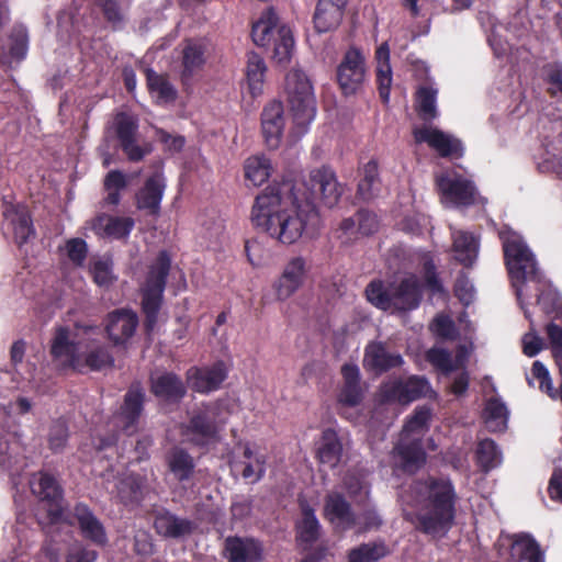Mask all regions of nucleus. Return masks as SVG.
Masks as SVG:
<instances>
[{
  "mask_svg": "<svg viewBox=\"0 0 562 562\" xmlns=\"http://www.w3.org/2000/svg\"><path fill=\"white\" fill-rule=\"evenodd\" d=\"M458 494L450 479L428 476L419 494L415 528L427 536H445L454 525Z\"/></svg>",
  "mask_w": 562,
  "mask_h": 562,
  "instance_id": "2",
  "label": "nucleus"
},
{
  "mask_svg": "<svg viewBox=\"0 0 562 562\" xmlns=\"http://www.w3.org/2000/svg\"><path fill=\"white\" fill-rule=\"evenodd\" d=\"M344 384L338 393L337 401L341 407H356L364 398L361 385L360 370L355 363H345L341 367Z\"/></svg>",
  "mask_w": 562,
  "mask_h": 562,
  "instance_id": "31",
  "label": "nucleus"
},
{
  "mask_svg": "<svg viewBox=\"0 0 562 562\" xmlns=\"http://www.w3.org/2000/svg\"><path fill=\"white\" fill-rule=\"evenodd\" d=\"M220 405L217 403L202 404L194 411L189 420L181 426V435L193 447L206 448L218 439Z\"/></svg>",
  "mask_w": 562,
  "mask_h": 562,
  "instance_id": "8",
  "label": "nucleus"
},
{
  "mask_svg": "<svg viewBox=\"0 0 562 562\" xmlns=\"http://www.w3.org/2000/svg\"><path fill=\"white\" fill-rule=\"evenodd\" d=\"M153 527L157 535L166 539H180L193 533L196 528L194 521L181 518L167 508L154 513Z\"/></svg>",
  "mask_w": 562,
  "mask_h": 562,
  "instance_id": "21",
  "label": "nucleus"
},
{
  "mask_svg": "<svg viewBox=\"0 0 562 562\" xmlns=\"http://www.w3.org/2000/svg\"><path fill=\"white\" fill-rule=\"evenodd\" d=\"M146 85L150 94H155L159 103H172L178 97V91L169 81L167 75L157 74L151 68L145 69Z\"/></svg>",
  "mask_w": 562,
  "mask_h": 562,
  "instance_id": "39",
  "label": "nucleus"
},
{
  "mask_svg": "<svg viewBox=\"0 0 562 562\" xmlns=\"http://www.w3.org/2000/svg\"><path fill=\"white\" fill-rule=\"evenodd\" d=\"M323 516L327 521L341 530H348L357 522L350 503L338 492L326 495Z\"/></svg>",
  "mask_w": 562,
  "mask_h": 562,
  "instance_id": "27",
  "label": "nucleus"
},
{
  "mask_svg": "<svg viewBox=\"0 0 562 562\" xmlns=\"http://www.w3.org/2000/svg\"><path fill=\"white\" fill-rule=\"evenodd\" d=\"M245 178L255 187L261 186L271 173V164L265 156H252L245 161Z\"/></svg>",
  "mask_w": 562,
  "mask_h": 562,
  "instance_id": "47",
  "label": "nucleus"
},
{
  "mask_svg": "<svg viewBox=\"0 0 562 562\" xmlns=\"http://www.w3.org/2000/svg\"><path fill=\"white\" fill-rule=\"evenodd\" d=\"M266 473V457L263 454H259L255 457V464L248 462L245 464L241 476L245 480L250 481L251 483H256L260 481Z\"/></svg>",
  "mask_w": 562,
  "mask_h": 562,
  "instance_id": "63",
  "label": "nucleus"
},
{
  "mask_svg": "<svg viewBox=\"0 0 562 562\" xmlns=\"http://www.w3.org/2000/svg\"><path fill=\"white\" fill-rule=\"evenodd\" d=\"M119 496L125 505L138 504L143 498V482L137 476H128L120 482Z\"/></svg>",
  "mask_w": 562,
  "mask_h": 562,
  "instance_id": "51",
  "label": "nucleus"
},
{
  "mask_svg": "<svg viewBox=\"0 0 562 562\" xmlns=\"http://www.w3.org/2000/svg\"><path fill=\"white\" fill-rule=\"evenodd\" d=\"M279 18L272 8L261 13L252 24L251 37L257 46H268L273 41V59L279 64L289 63L294 48L292 31L286 25H278Z\"/></svg>",
  "mask_w": 562,
  "mask_h": 562,
  "instance_id": "7",
  "label": "nucleus"
},
{
  "mask_svg": "<svg viewBox=\"0 0 562 562\" xmlns=\"http://www.w3.org/2000/svg\"><path fill=\"white\" fill-rule=\"evenodd\" d=\"M380 184L379 164L375 159H371L363 167L362 178L357 189L358 198L362 201L372 200L379 192Z\"/></svg>",
  "mask_w": 562,
  "mask_h": 562,
  "instance_id": "41",
  "label": "nucleus"
},
{
  "mask_svg": "<svg viewBox=\"0 0 562 562\" xmlns=\"http://www.w3.org/2000/svg\"><path fill=\"white\" fill-rule=\"evenodd\" d=\"M532 374L539 381L540 390L546 392L551 398L557 400L559 389L553 387L549 372L540 361L532 363Z\"/></svg>",
  "mask_w": 562,
  "mask_h": 562,
  "instance_id": "59",
  "label": "nucleus"
},
{
  "mask_svg": "<svg viewBox=\"0 0 562 562\" xmlns=\"http://www.w3.org/2000/svg\"><path fill=\"white\" fill-rule=\"evenodd\" d=\"M137 326L138 316L131 308H116L110 312L105 319V331L114 346L127 342L134 336Z\"/></svg>",
  "mask_w": 562,
  "mask_h": 562,
  "instance_id": "19",
  "label": "nucleus"
},
{
  "mask_svg": "<svg viewBox=\"0 0 562 562\" xmlns=\"http://www.w3.org/2000/svg\"><path fill=\"white\" fill-rule=\"evenodd\" d=\"M306 189L310 191V195L302 201H312L316 206L315 201L319 200L329 209L338 203L344 191L334 170L326 166L311 171Z\"/></svg>",
  "mask_w": 562,
  "mask_h": 562,
  "instance_id": "10",
  "label": "nucleus"
},
{
  "mask_svg": "<svg viewBox=\"0 0 562 562\" xmlns=\"http://www.w3.org/2000/svg\"><path fill=\"white\" fill-rule=\"evenodd\" d=\"M16 218L12 221L14 238L19 245L25 244L35 234L31 215L26 211H16Z\"/></svg>",
  "mask_w": 562,
  "mask_h": 562,
  "instance_id": "54",
  "label": "nucleus"
},
{
  "mask_svg": "<svg viewBox=\"0 0 562 562\" xmlns=\"http://www.w3.org/2000/svg\"><path fill=\"white\" fill-rule=\"evenodd\" d=\"M527 10L519 9L515 14H513L507 22L506 31L508 33L507 42L510 46V49L518 50L519 48L526 47V36H527Z\"/></svg>",
  "mask_w": 562,
  "mask_h": 562,
  "instance_id": "46",
  "label": "nucleus"
},
{
  "mask_svg": "<svg viewBox=\"0 0 562 562\" xmlns=\"http://www.w3.org/2000/svg\"><path fill=\"white\" fill-rule=\"evenodd\" d=\"M135 226L130 216H113L100 213L91 221V229L101 238L126 239Z\"/></svg>",
  "mask_w": 562,
  "mask_h": 562,
  "instance_id": "29",
  "label": "nucleus"
},
{
  "mask_svg": "<svg viewBox=\"0 0 562 562\" xmlns=\"http://www.w3.org/2000/svg\"><path fill=\"white\" fill-rule=\"evenodd\" d=\"M93 281L100 286L112 284L114 277L112 274L111 263L104 260H98L91 266Z\"/></svg>",
  "mask_w": 562,
  "mask_h": 562,
  "instance_id": "62",
  "label": "nucleus"
},
{
  "mask_svg": "<svg viewBox=\"0 0 562 562\" xmlns=\"http://www.w3.org/2000/svg\"><path fill=\"white\" fill-rule=\"evenodd\" d=\"M452 250L457 261L465 268H471L477 257L479 240L472 233L456 231L452 233Z\"/></svg>",
  "mask_w": 562,
  "mask_h": 562,
  "instance_id": "37",
  "label": "nucleus"
},
{
  "mask_svg": "<svg viewBox=\"0 0 562 562\" xmlns=\"http://www.w3.org/2000/svg\"><path fill=\"white\" fill-rule=\"evenodd\" d=\"M66 250L69 260L76 266H82L87 255L88 245L82 238H71L66 243Z\"/></svg>",
  "mask_w": 562,
  "mask_h": 562,
  "instance_id": "61",
  "label": "nucleus"
},
{
  "mask_svg": "<svg viewBox=\"0 0 562 562\" xmlns=\"http://www.w3.org/2000/svg\"><path fill=\"white\" fill-rule=\"evenodd\" d=\"M206 61V45L200 40H186L182 49L180 80L188 89L192 78L202 70Z\"/></svg>",
  "mask_w": 562,
  "mask_h": 562,
  "instance_id": "26",
  "label": "nucleus"
},
{
  "mask_svg": "<svg viewBox=\"0 0 562 562\" xmlns=\"http://www.w3.org/2000/svg\"><path fill=\"white\" fill-rule=\"evenodd\" d=\"M423 273L424 285L427 290L434 294L442 293L445 291L442 282L437 273L436 265L431 259L426 260L423 263Z\"/></svg>",
  "mask_w": 562,
  "mask_h": 562,
  "instance_id": "57",
  "label": "nucleus"
},
{
  "mask_svg": "<svg viewBox=\"0 0 562 562\" xmlns=\"http://www.w3.org/2000/svg\"><path fill=\"white\" fill-rule=\"evenodd\" d=\"M267 66L263 58L256 52L247 54L246 80L250 94L256 97L262 92Z\"/></svg>",
  "mask_w": 562,
  "mask_h": 562,
  "instance_id": "40",
  "label": "nucleus"
},
{
  "mask_svg": "<svg viewBox=\"0 0 562 562\" xmlns=\"http://www.w3.org/2000/svg\"><path fill=\"white\" fill-rule=\"evenodd\" d=\"M499 562H526L527 533L518 536L502 535L496 542Z\"/></svg>",
  "mask_w": 562,
  "mask_h": 562,
  "instance_id": "35",
  "label": "nucleus"
},
{
  "mask_svg": "<svg viewBox=\"0 0 562 562\" xmlns=\"http://www.w3.org/2000/svg\"><path fill=\"white\" fill-rule=\"evenodd\" d=\"M364 77L366 65L362 54L357 48L348 49L337 68V80L344 94L356 93L362 86Z\"/></svg>",
  "mask_w": 562,
  "mask_h": 562,
  "instance_id": "15",
  "label": "nucleus"
},
{
  "mask_svg": "<svg viewBox=\"0 0 562 562\" xmlns=\"http://www.w3.org/2000/svg\"><path fill=\"white\" fill-rule=\"evenodd\" d=\"M224 550L228 562H262V546L254 538L227 537Z\"/></svg>",
  "mask_w": 562,
  "mask_h": 562,
  "instance_id": "32",
  "label": "nucleus"
},
{
  "mask_svg": "<svg viewBox=\"0 0 562 562\" xmlns=\"http://www.w3.org/2000/svg\"><path fill=\"white\" fill-rule=\"evenodd\" d=\"M413 136L417 144L426 143L441 158L459 159L464 155L461 139L436 127H416Z\"/></svg>",
  "mask_w": 562,
  "mask_h": 562,
  "instance_id": "13",
  "label": "nucleus"
},
{
  "mask_svg": "<svg viewBox=\"0 0 562 562\" xmlns=\"http://www.w3.org/2000/svg\"><path fill=\"white\" fill-rule=\"evenodd\" d=\"M116 136L120 140V145L123 143L136 139V133L138 130L137 122L125 113H120L116 116Z\"/></svg>",
  "mask_w": 562,
  "mask_h": 562,
  "instance_id": "56",
  "label": "nucleus"
},
{
  "mask_svg": "<svg viewBox=\"0 0 562 562\" xmlns=\"http://www.w3.org/2000/svg\"><path fill=\"white\" fill-rule=\"evenodd\" d=\"M529 281L543 283V290H541L538 296V303L542 306L544 312H560L562 303L558 292L550 288L547 282H543L542 274L537 267L533 256L529 252Z\"/></svg>",
  "mask_w": 562,
  "mask_h": 562,
  "instance_id": "38",
  "label": "nucleus"
},
{
  "mask_svg": "<svg viewBox=\"0 0 562 562\" xmlns=\"http://www.w3.org/2000/svg\"><path fill=\"white\" fill-rule=\"evenodd\" d=\"M70 514L86 540L101 548L108 544L109 539L103 524L87 504L76 503Z\"/></svg>",
  "mask_w": 562,
  "mask_h": 562,
  "instance_id": "20",
  "label": "nucleus"
},
{
  "mask_svg": "<svg viewBox=\"0 0 562 562\" xmlns=\"http://www.w3.org/2000/svg\"><path fill=\"white\" fill-rule=\"evenodd\" d=\"M389 553V547L383 540L361 543L349 550L348 562H378Z\"/></svg>",
  "mask_w": 562,
  "mask_h": 562,
  "instance_id": "44",
  "label": "nucleus"
},
{
  "mask_svg": "<svg viewBox=\"0 0 562 562\" xmlns=\"http://www.w3.org/2000/svg\"><path fill=\"white\" fill-rule=\"evenodd\" d=\"M150 393L165 404L177 405L187 394V387L182 379L171 371L150 376Z\"/></svg>",
  "mask_w": 562,
  "mask_h": 562,
  "instance_id": "22",
  "label": "nucleus"
},
{
  "mask_svg": "<svg viewBox=\"0 0 562 562\" xmlns=\"http://www.w3.org/2000/svg\"><path fill=\"white\" fill-rule=\"evenodd\" d=\"M170 473L178 482L189 481L195 470L193 457L182 447H172L165 457Z\"/></svg>",
  "mask_w": 562,
  "mask_h": 562,
  "instance_id": "36",
  "label": "nucleus"
},
{
  "mask_svg": "<svg viewBox=\"0 0 562 562\" xmlns=\"http://www.w3.org/2000/svg\"><path fill=\"white\" fill-rule=\"evenodd\" d=\"M376 68L375 81L381 101L387 104L390 101L391 86L393 81L390 65V48L387 43L381 44L375 50Z\"/></svg>",
  "mask_w": 562,
  "mask_h": 562,
  "instance_id": "34",
  "label": "nucleus"
},
{
  "mask_svg": "<svg viewBox=\"0 0 562 562\" xmlns=\"http://www.w3.org/2000/svg\"><path fill=\"white\" fill-rule=\"evenodd\" d=\"M437 90L432 87H419L416 92V111L423 121H431L437 116Z\"/></svg>",
  "mask_w": 562,
  "mask_h": 562,
  "instance_id": "49",
  "label": "nucleus"
},
{
  "mask_svg": "<svg viewBox=\"0 0 562 562\" xmlns=\"http://www.w3.org/2000/svg\"><path fill=\"white\" fill-rule=\"evenodd\" d=\"M437 187L441 195L458 207L485 205L487 200L481 196L474 182L461 175H442L437 178Z\"/></svg>",
  "mask_w": 562,
  "mask_h": 562,
  "instance_id": "9",
  "label": "nucleus"
},
{
  "mask_svg": "<svg viewBox=\"0 0 562 562\" xmlns=\"http://www.w3.org/2000/svg\"><path fill=\"white\" fill-rule=\"evenodd\" d=\"M69 437L68 426L65 420H55L48 432V447L54 453L63 452Z\"/></svg>",
  "mask_w": 562,
  "mask_h": 562,
  "instance_id": "53",
  "label": "nucleus"
},
{
  "mask_svg": "<svg viewBox=\"0 0 562 562\" xmlns=\"http://www.w3.org/2000/svg\"><path fill=\"white\" fill-rule=\"evenodd\" d=\"M171 269V258L167 250H160L155 260L148 266L145 280L140 285L142 312L144 314V330L150 335L157 323L164 303V292Z\"/></svg>",
  "mask_w": 562,
  "mask_h": 562,
  "instance_id": "3",
  "label": "nucleus"
},
{
  "mask_svg": "<svg viewBox=\"0 0 562 562\" xmlns=\"http://www.w3.org/2000/svg\"><path fill=\"white\" fill-rule=\"evenodd\" d=\"M430 411L427 407H419L414 411V414L409 417L403 428V435L405 432L416 431L423 429L428 420L430 419Z\"/></svg>",
  "mask_w": 562,
  "mask_h": 562,
  "instance_id": "64",
  "label": "nucleus"
},
{
  "mask_svg": "<svg viewBox=\"0 0 562 562\" xmlns=\"http://www.w3.org/2000/svg\"><path fill=\"white\" fill-rule=\"evenodd\" d=\"M425 358L443 374H449L457 370V364L453 362L451 353L445 348L432 347L427 350Z\"/></svg>",
  "mask_w": 562,
  "mask_h": 562,
  "instance_id": "52",
  "label": "nucleus"
},
{
  "mask_svg": "<svg viewBox=\"0 0 562 562\" xmlns=\"http://www.w3.org/2000/svg\"><path fill=\"white\" fill-rule=\"evenodd\" d=\"M357 232L362 236H370L378 231L379 221L374 213L368 210H359L356 213Z\"/></svg>",
  "mask_w": 562,
  "mask_h": 562,
  "instance_id": "60",
  "label": "nucleus"
},
{
  "mask_svg": "<svg viewBox=\"0 0 562 562\" xmlns=\"http://www.w3.org/2000/svg\"><path fill=\"white\" fill-rule=\"evenodd\" d=\"M285 93L296 133H306L316 115L313 87L304 71L293 69L285 76Z\"/></svg>",
  "mask_w": 562,
  "mask_h": 562,
  "instance_id": "6",
  "label": "nucleus"
},
{
  "mask_svg": "<svg viewBox=\"0 0 562 562\" xmlns=\"http://www.w3.org/2000/svg\"><path fill=\"white\" fill-rule=\"evenodd\" d=\"M165 190L166 179L162 172H154L135 193L136 209L154 218L159 217Z\"/></svg>",
  "mask_w": 562,
  "mask_h": 562,
  "instance_id": "16",
  "label": "nucleus"
},
{
  "mask_svg": "<svg viewBox=\"0 0 562 562\" xmlns=\"http://www.w3.org/2000/svg\"><path fill=\"white\" fill-rule=\"evenodd\" d=\"M302 519L296 524V539L303 543L312 544L319 537L321 525L314 509L307 504L301 506Z\"/></svg>",
  "mask_w": 562,
  "mask_h": 562,
  "instance_id": "43",
  "label": "nucleus"
},
{
  "mask_svg": "<svg viewBox=\"0 0 562 562\" xmlns=\"http://www.w3.org/2000/svg\"><path fill=\"white\" fill-rule=\"evenodd\" d=\"M502 243L504 263L508 272L512 288L516 294L520 308L527 317V310L524 302V288L527 282V244L524 237L503 225L497 232Z\"/></svg>",
  "mask_w": 562,
  "mask_h": 562,
  "instance_id": "5",
  "label": "nucleus"
},
{
  "mask_svg": "<svg viewBox=\"0 0 562 562\" xmlns=\"http://www.w3.org/2000/svg\"><path fill=\"white\" fill-rule=\"evenodd\" d=\"M32 493L43 504L49 524L61 520L64 514V490L56 477L47 472H41L37 481L31 483Z\"/></svg>",
  "mask_w": 562,
  "mask_h": 562,
  "instance_id": "11",
  "label": "nucleus"
},
{
  "mask_svg": "<svg viewBox=\"0 0 562 562\" xmlns=\"http://www.w3.org/2000/svg\"><path fill=\"white\" fill-rule=\"evenodd\" d=\"M342 454L344 446L338 432L333 428L324 429L316 450L318 462L334 470L341 462Z\"/></svg>",
  "mask_w": 562,
  "mask_h": 562,
  "instance_id": "33",
  "label": "nucleus"
},
{
  "mask_svg": "<svg viewBox=\"0 0 562 562\" xmlns=\"http://www.w3.org/2000/svg\"><path fill=\"white\" fill-rule=\"evenodd\" d=\"M393 452L400 460V468L405 473L415 474L426 464L427 453L420 438L406 440L403 435Z\"/></svg>",
  "mask_w": 562,
  "mask_h": 562,
  "instance_id": "28",
  "label": "nucleus"
},
{
  "mask_svg": "<svg viewBox=\"0 0 562 562\" xmlns=\"http://www.w3.org/2000/svg\"><path fill=\"white\" fill-rule=\"evenodd\" d=\"M251 221L283 245H292L303 235L313 238L321 222L317 207L312 201H302L288 179L269 184L256 196Z\"/></svg>",
  "mask_w": 562,
  "mask_h": 562,
  "instance_id": "1",
  "label": "nucleus"
},
{
  "mask_svg": "<svg viewBox=\"0 0 562 562\" xmlns=\"http://www.w3.org/2000/svg\"><path fill=\"white\" fill-rule=\"evenodd\" d=\"M305 274V259L301 256L290 259L279 279L273 283L277 299L284 301L292 296L302 286Z\"/></svg>",
  "mask_w": 562,
  "mask_h": 562,
  "instance_id": "23",
  "label": "nucleus"
},
{
  "mask_svg": "<svg viewBox=\"0 0 562 562\" xmlns=\"http://www.w3.org/2000/svg\"><path fill=\"white\" fill-rule=\"evenodd\" d=\"M367 300L382 311L391 308L407 312L419 306L422 301V286L418 279L412 274L391 283L387 286L381 280L371 281L366 288Z\"/></svg>",
  "mask_w": 562,
  "mask_h": 562,
  "instance_id": "4",
  "label": "nucleus"
},
{
  "mask_svg": "<svg viewBox=\"0 0 562 562\" xmlns=\"http://www.w3.org/2000/svg\"><path fill=\"white\" fill-rule=\"evenodd\" d=\"M476 462L482 471L488 472L502 462V452L492 439L479 441L476 448Z\"/></svg>",
  "mask_w": 562,
  "mask_h": 562,
  "instance_id": "48",
  "label": "nucleus"
},
{
  "mask_svg": "<svg viewBox=\"0 0 562 562\" xmlns=\"http://www.w3.org/2000/svg\"><path fill=\"white\" fill-rule=\"evenodd\" d=\"M29 48L27 31L23 27L13 29L10 35L9 54L16 61L25 58Z\"/></svg>",
  "mask_w": 562,
  "mask_h": 562,
  "instance_id": "55",
  "label": "nucleus"
},
{
  "mask_svg": "<svg viewBox=\"0 0 562 562\" xmlns=\"http://www.w3.org/2000/svg\"><path fill=\"white\" fill-rule=\"evenodd\" d=\"M261 128L266 145L270 149L278 148L284 128L283 105L280 101L273 100L263 108Z\"/></svg>",
  "mask_w": 562,
  "mask_h": 562,
  "instance_id": "30",
  "label": "nucleus"
},
{
  "mask_svg": "<svg viewBox=\"0 0 562 562\" xmlns=\"http://www.w3.org/2000/svg\"><path fill=\"white\" fill-rule=\"evenodd\" d=\"M430 389L425 376L412 375L406 380L396 379L380 387L381 400L385 403L408 404L424 397Z\"/></svg>",
  "mask_w": 562,
  "mask_h": 562,
  "instance_id": "12",
  "label": "nucleus"
},
{
  "mask_svg": "<svg viewBox=\"0 0 562 562\" xmlns=\"http://www.w3.org/2000/svg\"><path fill=\"white\" fill-rule=\"evenodd\" d=\"M404 359L400 352L390 351L384 341H369L364 348L363 367L375 374H382L392 369L401 368Z\"/></svg>",
  "mask_w": 562,
  "mask_h": 562,
  "instance_id": "18",
  "label": "nucleus"
},
{
  "mask_svg": "<svg viewBox=\"0 0 562 562\" xmlns=\"http://www.w3.org/2000/svg\"><path fill=\"white\" fill-rule=\"evenodd\" d=\"M485 427L491 432H502L507 428L508 411L498 398H490L483 411Z\"/></svg>",
  "mask_w": 562,
  "mask_h": 562,
  "instance_id": "42",
  "label": "nucleus"
},
{
  "mask_svg": "<svg viewBox=\"0 0 562 562\" xmlns=\"http://www.w3.org/2000/svg\"><path fill=\"white\" fill-rule=\"evenodd\" d=\"M49 353L54 360L61 361L65 368L82 371V358L78 352V342L70 339L67 326H56L50 340Z\"/></svg>",
  "mask_w": 562,
  "mask_h": 562,
  "instance_id": "17",
  "label": "nucleus"
},
{
  "mask_svg": "<svg viewBox=\"0 0 562 562\" xmlns=\"http://www.w3.org/2000/svg\"><path fill=\"white\" fill-rule=\"evenodd\" d=\"M349 0H317L313 13V25L317 33L336 30L345 15Z\"/></svg>",
  "mask_w": 562,
  "mask_h": 562,
  "instance_id": "24",
  "label": "nucleus"
},
{
  "mask_svg": "<svg viewBox=\"0 0 562 562\" xmlns=\"http://www.w3.org/2000/svg\"><path fill=\"white\" fill-rule=\"evenodd\" d=\"M544 72L548 93L551 97H555L559 93L562 95V64H550L546 67Z\"/></svg>",
  "mask_w": 562,
  "mask_h": 562,
  "instance_id": "58",
  "label": "nucleus"
},
{
  "mask_svg": "<svg viewBox=\"0 0 562 562\" xmlns=\"http://www.w3.org/2000/svg\"><path fill=\"white\" fill-rule=\"evenodd\" d=\"M114 364V358L110 349L104 345H98L89 350L82 359V368L87 367L91 371H100L103 368H111Z\"/></svg>",
  "mask_w": 562,
  "mask_h": 562,
  "instance_id": "50",
  "label": "nucleus"
},
{
  "mask_svg": "<svg viewBox=\"0 0 562 562\" xmlns=\"http://www.w3.org/2000/svg\"><path fill=\"white\" fill-rule=\"evenodd\" d=\"M146 393L140 382H133L123 397V403L116 414L122 430L132 435L136 431L144 412Z\"/></svg>",
  "mask_w": 562,
  "mask_h": 562,
  "instance_id": "14",
  "label": "nucleus"
},
{
  "mask_svg": "<svg viewBox=\"0 0 562 562\" xmlns=\"http://www.w3.org/2000/svg\"><path fill=\"white\" fill-rule=\"evenodd\" d=\"M226 376L225 366L221 361L211 367H192L187 372V380L190 387L202 394L220 389Z\"/></svg>",
  "mask_w": 562,
  "mask_h": 562,
  "instance_id": "25",
  "label": "nucleus"
},
{
  "mask_svg": "<svg viewBox=\"0 0 562 562\" xmlns=\"http://www.w3.org/2000/svg\"><path fill=\"white\" fill-rule=\"evenodd\" d=\"M128 186V179L124 172L114 169L110 170L103 180V188L106 195L103 198V205L117 206L122 199V191Z\"/></svg>",
  "mask_w": 562,
  "mask_h": 562,
  "instance_id": "45",
  "label": "nucleus"
}]
</instances>
